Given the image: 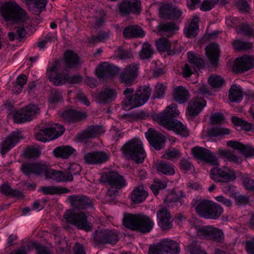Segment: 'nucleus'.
Segmentation results:
<instances>
[{"label": "nucleus", "instance_id": "f257e3e1", "mask_svg": "<svg viewBox=\"0 0 254 254\" xmlns=\"http://www.w3.org/2000/svg\"><path fill=\"white\" fill-rule=\"evenodd\" d=\"M21 169L26 175L31 174L44 175L46 179H52L57 182L72 181L70 174L64 173V171L53 169L40 163H25L21 165Z\"/></svg>", "mask_w": 254, "mask_h": 254}, {"label": "nucleus", "instance_id": "f03ea898", "mask_svg": "<svg viewBox=\"0 0 254 254\" xmlns=\"http://www.w3.org/2000/svg\"><path fill=\"white\" fill-rule=\"evenodd\" d=\"M134 89L131 87L126 88L123 91L126 96L122 102L124 110L128 111L144 105L149 99L151 93V89L149 86L139 87L134 95Z\"/></svg>", "mask_w": 254, "mask_h": 254}, {"label": "nucleus", "instance_id": "7ed1b4c3", "mask_svg": "<svg viewBox=\"0 0 254 254\" xmlns=\"http://www.w3.org/2000/svg\"><path fill=\"white\" fill-rule=\"evenodd\" d=\"M0 12L5 21L13 23L23 22L29 18L26 11L13 0L4 3L0 7Z\"/></svg>", "mask_w": 254, "mask_h": 254}, {"label": "nucleus", "instance_id": "20e7f679", "mask_svg": "<svg viewBox=\"0 0 254 254\" xmlns=\"http://www.w3.org/2000/svg\"><path fill=\"white\" fill-rule=\"evenodd\" d=\"M62 64V62H55L52 66L47 70V76L50 82L55 86L63 85L65 83L75 84L82 81V78L79 75L70 76L68 74L58 73Z\"/></svg>", "mask_w": 254, "mask_h": 254}, {"label": "nucleus", "instance_id": "39448f33", "mask_svg": "<svg viewBox=\"0 0 254 254\" xmlns=\"http://www.w3.org/2000/svg\"><path fill=\"white\" fill-rule=\"evenodd\" d=\"M122 150L126 158L137 163H142L146 156L142 142L139 139L130 140L122 147Z\"/></svg>", "mask_w": 254, "mask_h": 254}, {"label": "nucleus", "instance_id": "423d86ee", "mask_svg": "<svg viewBox=\"0 0 254 254\" xmlns=\"http://www.w3.org/2000/svg\"><path fill=\"white\" fill-rule=\"evenodd\" d=\"M64 218L67 223L76 226L79 229L85 231H91L93 224L90 221L89 215L83 212H75L71 210H67L64 215Z\"/></svg>", "mask_w": 254, "mask_h": 254}, {"label": "nucleus", "instance_id": "0eeeda50", "mask_svg": "<svg viewBox=\"0 0 254 254\" xmlns=\"http://www.w3.org/2000/svg\"><path fill=\"white\" fill-rule=\"evenodd\" d=\"M64 131L65 128L64 126L59 124L48 125L46 127H42L36 133L35 137L39 141L46 142L58 138L64 133Z\"/></svg>", "mask_w": 254, "mask_h": 254}, {"label": "nucleus", "instance_id": "6e6552de", "mask_svg": "<svg viewBox=\"0 0 254 254\" xmlns=\"http://www.w3.org/2000/svg\"><path fill=\"white\" fill-rule=\"evenodd\" d=\"M119 241L117 233L109 229L96 230L92 234L91 242L95 247L106 244L113 245Z\"/></svg>", "mask_w": 254, "mask_h": 254}, {"label": "nucleus", "instance_id": "1a4fd4ad", "mask_svg": "<svg viewBox=\"0 0 254 254\" xmlns=\"http://www.w3.org/2000/svg\"><path fill=\"white\" fill-rule=\"evenodd\" d=\"M149 250L152 254H179L181 251L179 243L169 239H164L156 245L150 246Z\"/></svg>", "mask_w": 254, "mask_h": 254}, {"label": "nucleus", "instance_id": "9d476101", "mask_svg": "<svg viewBox=\"0 0 254 254\" xmlns=\"http://www.w3.org/2000/svg\"><path fill=\"white\" fill-rule=\"evenodd\" d=\"M210 178L216 183H228L236 180V174L227 167L213 168L210 170Z\"/></svg>", "mask_w": 254, "mask_h": 254}, {"label": "nucleus", "instance_id": "9b49d317", "mask_svg": "<svg viewBox=\"0 0 254 254\" xmlns=\"http://www.w3.org/2000/svg\"><path fill=\"white\" fill-rule=\"evenodd\" d=\"M188 58L190 64H186L182 67V73L184 77L187 78L194 74L196 71V67L202 68L204 65L203 61L199 55L195 54L192 52L188 53Z\"/></svg>", "mask_w": 254, "mask_h": 254}, {"label": "nucleus", "instance_id": "f8f14e48", "mask_svg": "<svg viewBox=\"0 0 254 254\" xmlns=\"http://www.w3.org/2000/svg\"><path fill=\"white\" fill-rule=\"evenodd\" d=\"M40 109L34 104L27 106L21 111L15 112L13 115V120L16 123L20 124L32 120L33 117L39 113Z\"/></svg>", "mask_w": 254, "mask_h": 254}, {"label": "nucleus", "instance_id": "ddd939ff", "mask_svg": "<svg viewBox=\"0 0 254 254\" xmlns=\"http://www.w3.org/2000/svg\"><path fill=\"white\" fill-rule=\"evenodd\" d=\"M139 64L132 63L127 65L120 74V81L126 85H130L138 74Z\"/></svg>", "mask_w": 254, "mask_h": 254}, {"label": "nucleus", "instance_id": "4468645a", "mask_svg": "<svg viewBox=\"0 0 254 254\" xmlns=\"http://www.w3.org/2000/svg\"><path fill=\"white\" fill-rule=\"evenodd\" d=\"M193 155L198 159L202 160L212 165H218L217 158L208 149L199 146L191 149Z\"/></svg>", "mask_w": 254, "mask_h": 254}, {"label": "nucleus", "instance_id": "2eb2a0df", "mask_svg": "<svg viewBox=\"0 0 254 254\" xmlns=\"http://www.w3.org/2000/svg\"><path fill=\"white\" fill-rule=\"evenodd\" d=\"M101 180L103 182L110 186H115L117 188H122L126 185L124 177L116 171H108L103 173Z\"/></svg>", "mask_w": 254, "mask_h": 254}, {"label": "nucleus", "instance_id": "dca6fc26", "mask_svg": "<svg viewBox=\"0 0 254 254\" xmlns=\"http://www.w3.org/2000/svg\"><path fill=\"white\" fill-rule=\"evenodd\" d=\"M111 157L109 151H96L89 152L84 156L86 163L91 165H97L108 161Z\"/></svg>", "mask_w": 254, "mask_h": 254}, {"label": "nucleus", "instance_id": "f3484780", "mask_svg": "<svg viewBox=\"0 0 254 254\" xmlns=\"http://www.w3.org/2000/svg\"><path fill=\"white\" fill-rule=\"evenodd\" d=\"M140 0H123L118 3L119 13L127 16L131 13L138 12L140 10Z\"/></svg>", "mask_w": 254, "mask_h": 254}, {"label": "nucleus", "instance_id": "a211bd4d", "mask_svg": "<svg viewBox=\"0 0 254 254\" xmlns=\"http://www.w3.org/2000/svg\"><path fill=\"white\" fill-rule=\"evenodd\" d=\"M180 115V112L177 109V105L173 103L167 107L162 112L158 114L156 116V120L162 126V121L165 122H171L174 121L172 118L178 117Z\"/></svg>", "mask_w": 254, "mask_h": 254}, {"label": "nucleus", "instance_id": "6ab92c4d", "mask_svg": "<svg viewBox=\"0 0 254 254\" xmlns=\"http://www.w3.org/2000/svg\"><path fill=\"white\" fill-rule=\"evenodd\" d=\"M68 200L72 207L76 209H88L93 205L92 201L83 195H70Z\"/></svg>", "mask_w": 254, "mask_h": 254}, {"label": "nucleus", "instance_id": "aec40b11", "mask_svg": "<svg viewBox=\"0 0 254 254\" xmlns=\"http://www.w3.org/2000/svg\"><path fill=\"white\" fill-rule=\"evenodd\" d=\"M145 135L150 144L156 150H160L164 147L165 137L159 132L153 128H149Z\"/></svg>", "mask_w": 254, "mask_h": 254}, {"label": "nucleus", "instance_id": "412c9836", "mask_svg": "<svg viewBox=\"0 0 254 254\" xmlns=\"http://www.w3.org/2000/svg\"><path fill=\"white\" fill-rule=\"evenodd\" d=\"M206 102L202 97L193 98L189 102L187 114L190 117H194L199 114L206 106Z\"/></svg>", "mask_w": 254, "mask_h": 254}, {"label": "nucleus", "instance_id": "4be33fe9", "mask_svg": "<svg viewBox=\"0 0 254 254\" xmlns=\"http://www.w3.org/2000/svg\"><path fill=\"white\" fill-rule=\"evenodd\" d=\"M158 224L163 230H168L172 228L171 217L168 210L163 206H160L157 212Z\"/></svg>", "mask_w": 254, "mask_h": 254}, {"label": "nucleus", "instance_id": "5701e85b", "mask_svg": "<svg viewBox=\"0 0 254 254\" xmlns=\"http://www.w3.org/2000/svg\"><path fill=\"white\" fill-rule=\"evenodd\" d=\"M22 136L19 132H13L1 144L0 153L4 155L8 152L19 141Z\"/></svg>", "mask_w": 254, "mask_h": 254}, {"label": "nucleus", "instance_id": "b1692460", "mask_svg": "<svg viewBox=\"0 0 254 254\" xmlns=\"http://www.w3.org/2000/svg\"><path fill=\"white\" fill-rule=\"evenodd\" d=\"M162 126L169 130H173L177 134L183 137H188L190 135L189 130L187 127L178 120H175L171 122L162 121Z\"/></svg>", "mask_w": 254, "mask_h": 254}, {"label": "nucleus", "instance_id": "393cba45", "mask_svg": "<svg viewBox=\"0 0 254 254\" xmlns=\"http://www.w3.org/2000/svg\"><path fill=\"white\" fill-rule=\"evenodd\" d=\"M96 71L98 78L105 80L110 78L114 75L115 67L105 62L98 65Z\"/></svg>", "mask_w": 254, "mask_h": 254}, {"label": "nucleus", "instance_id": "a878e982", "mask_svg": "<svg viewBox=\"0 0 254 254\" xmlns=\"http://www.w3.org/2000/svg\"><path fill=\"white\" fill-rule=\"evenodd\" d=\"M162 16L165 18L177 19L182 15V11L178 7L169 4H164L160 8Z\"/></svg>", "mask_w": 254, "mask_h": 254}, {"label": "nucleus", "instance_id": "bb28decb", "mask_svg": "<svg viewBox=\"0 0 254 254\" xmlns=\"http://www.w3.org/2000/svg\"><path fill=\"white\" fill-rule=\"evenodd\" d=\"M254 66V59L250 57H243L235 61L234 68L238 71L245 72Z\"/></svg>", "mask_w": 254, "mask_h": 254}, {"label": "nucleus", "instance_id": "cd10ccee", "mask_svg": "<svg viewBox=\"0 0 254 254\" xmlns=\"http://www.w3.org/2000/svg\"><path fill=\"white\" fill-rule=\"evenodd\" d=\"M117 95L116 91L110 87L103 89L97 95V100L100 103H109L114 101Z\"/></svg>", "mask_w": 254, "mask_h": 254}, {"label": "nucleus", "instance_id": "c85d7f7f", "mask_svg": "<svg viewBox=\"0 0 254 254\" xmlns=\"http://www.w3.org/2000/svg\"><path fill=\"white\" fill-rule=\"evenodd\" d=\"M211 226H201L199 225L193 224L191 225V227L189 231L190 234L192 233H195V235L201 239H206L209 240L210 237V232Z\"/></svg>", "mask_w": 254, "mask_h": 254}, {"label": "nucleus", "instance_id": "c756f323", "mask_svg": "<svg viewBox=\"0 0 254 254\" xmlns=\"http://www.w3.org/2000/svg\"><path fill=\"white\" fill-rule=\"evenodd\" d=\"M138 223L136 230L142 233L150 232L154 225L153 221L148 216L139 214Z\"/></svg>", "mask_w": 254, "mask_h": 254}, {"label": "nucleus", "instance_id": "7c9ffc66", "mask_svg": "<svg viewBox=\"0 0 254 254\" xmlns=\"http://www.w3.org/2000/svg\"><path fill=\"white\" fill-rule=\"evenodd\" d=\"M226 144L230 147L240 151L246 157H249L254 155V148L237 141H228Z\"/></svg>", "mask_w": 254, "mask_h": 254}, {"label": "nucleus", "instance_id": "2f4dec72", "mask_svg": "<svg viewBox=\"0 0 254 254\" xmlns=\"http://www.w3.org/2000/svg\"><path fill=\"white\" fill-rule=\"evenodd\" d=\"M29 10L33 13L39 15L45 10L47 0H25Z\"/></svg>", "mask_w": 254, "mask_h": 254}, {"label": "nucleus", "instance_id": "473e14b6", "mask_svg": "<svg viewBox=\"0 0 254 254\" xmlns=\"http://www.w3.org/2000/svg\"><path fill=\"white\" fill-rule=\"evenodd\" d=\"M123 34L124 37L126 39L142 37L145 35L142 28L136 25L125 27Z\"/></svg>", "mask_w": 254, "mask_h": 254}, {"label": "nucleus", "instance_id": "72a5a7b5", "mask_svg": "<svg viewBox=\"0 0 254 254\" xmlns=\"http://www.w3.org/2000/svg\"><path fill=\"white\" fill-rule=\"evenodd\" d=\"M173 98L175 101L183 104L190 99V95L189 92L184 87L179 86L174 89Z\"/></svg>", "mask_w": 254, "mask_h": 254}, {"label": "nucleus", "instance_id": "f704fd0d", "mask_svg": "<svg viewBox=\"0 0 254 254\" xmlns=\"http://www.w3.org/2000/svg\"><path fill=\"white\" fill-rule=\"evenodd\" d=\"M100 130V127L91 126L83 131L78 133L77 137L80 141H85L87 139L93 138L98 136Z\"/></svg>", "mask_w": 254, "mask_h": 254}, {"label": "nucleus", "instance_id": "c9c22d12", "mask_svg": "<svg viewBox=\"0 0 254 254\" xmlns=\"http://www.w3.org/2000/svg\"><path fill=\"white\" fill-rule=\"evenodd\" d=\"M64 120L68 123H74L85 118V113L70 109L64 111L62 114Z\"/></svg>", "mask_w": 254, "mask_h": 254}, {"label": "nucleus", "instance_id": "e433bc0d", "mask_svg": "<svg viewBox=\"0 0 254 254\" xmlns=\"http://www.w3.org/2000/svg\"><path fill=\"white\" fill-rule=\"evenodd\" d=\"M211 202V201L206 199L200 200L195 201L192 205L196 213L199 216L206 219Z\"/></svg>", "mask_w": 254, "mask_h": 254}, {"label": "nucleus", "instance_id": "4c0bfd02", "mask_svg": "<svg viewBox=\"0 0 254 254\" xmlns=\"http://www.w3.org/2000/svg\"><path fill=\"white\" fill-rule=\"evenodd\" d=\"M64 61L65 68L67 69L76 67L80 64L79 58L78 55L70 50L66 51L65 52Z\"/></svg>", "mask_w": 254, "mask_h": 254}, {"label": "nucleus", "instance_id": "58836bf2", "mask_svg": "<svg viewBox=\"0 0 254 254\" xmlns=\"http://www.w3.org/2000/svg\"><path fill=\"white\" fill-rule=\"evenodd\" d=\"M205 52L211 64H216L219 55V46L214 43L210 44L205 48Z\"/></svg>", "mask_w": 254, "mask_h": 254}, {"label": "nucleus", "instance_id": "ea45409f", "mask_svg": "<svg viewBox=\"0 0 254 254\" xmlns=\"http://www.w3.org/2000/svg\"><path fill=\"white\" fill-rule=\"evenodd\" d=\"M148 195L147 191L143 186L135 188L132 191L130 199L135 203H139L145 200Z\"/></svg>", "mask_w": 254, "mask_h": 254}, {"label": "nucleus", "instance_id": "a19ab883", "mask_svg": "<svg viewBox=\"0 0 254 254\" xmlns=\"http://www.w3.org/2000/svg\"><path fill=\"white\" fill-rule=\"evenodd\" d=\"M139 214L127 213L124 214L123 223L124 226L132 230H136Z\"/></svg>", "mask_w": 254, "mask_h": 254}, {"label": "nucleus", "instance_id": "79ce46f5", "mask_svg": "<svg viewBox=\"0 0 254 254\" xmlns=\"http://www.w3.org/2000/svg\"><path fill=\"white\" fill-rule=\"evenodd\" d=\"M243 97V91L240 86L233 84L229 93V99L232 102H238L241 101Z\"/></svg>", "mask_w": 254, "mask_h": 254}, {"label": "nucleus", "instance_id": "37998d69", "mask_svg": "<svg viewBox=\"0 0 254 254\" xmlns=\"http://www.w3.org/2000/svg\"><path fill=\"white\" fill-rule=\"evenodd\" d=\"M198 17L194 16L189 25L184 29L185 35L188 38L194 37L198 31Z\"/></svg>", "mask_w": 254, "mask_h": 254}, {"label": "nucleus", "instance_id": "c03bdc74", "mask_svg": "<svg viewBox=\"0 0 254 254\" xmlns=\"http://www.w3.org/2000/svg\"><path fill=\"white\" fill-rule=\"evenodd\" d=\"M75 150L69 146H60L56 148L53 151L54 155L56 157L67 159Z\"/></svg>", "mask_w": 254, "mask_h": 254}, {"label": "nucleus", "instance_id": "a18cd8bd", "mask_svg": "<svg viewBox=\"0 0 254 254\" xmlns=\"http://www.w3.org/2000/svg\"><path fill=\"white\" fill-rule=\"evenodd\" d=\"M223 211V208L220 205L211 201L206 219H217Z\"/></svg>", "mask_w": 254, "mask_h": 254}, {"label": "nucleus", "instance_id": "49530a36", "mask_svg": "<svg viewBox=\"0 0 254 254\" xmlns=\"http://www.w3.org/2000/svg\"><path fill=\"white\" fill-rule=\"evenodd\" d=\"M179 29L173 22H168L159 26V31L161 34L167 35V36L174 34Z\"/></svg>", "mask_w": 254, "mask_h": 254}, {"label": "nucleus", "instance_id": "de8ad7c7", "mask_svg": "<svg viewBox=\"0 0 254 254\" xmlns=\"http://www.w3.org/2000/svg\"><path fill=\"white\" fill-rule=\"evenodd\" d=\"M157 170L167 175H173L175 171L174 166L170 163L160 162L156 165Z\"/></svg>", "mask_w": 254, "mask_h": 254}, {"label": "nucleus", "instance_id": "09e8293b", "mask_svg": "<svg viewBox=\"0 0 254 254\" xmlns=\"http://www.w3.org/2000/svg\"><path fill=\"white\" fill-rule=\"evenodd\" d=\"M154 50L151 45L148 43H144L139 52L140 58L143 60L150 59L152 58Z\"/></svg>", "mask_w": 254, "mask_h": 254}, {"label": "nucleus", "instance_id": "8fccbe9b", "mask_svg": "<svg viewBox=\"0 0 254 254\" xmlns=\"http://www.w3.org/2000/svg\"><path fill=\"white\" fill-rule=\"evenodd\" d=\"M185 196L186 195L182 191H180L179 194H177L172 191L166 196L164 202L169 206V204L172 202H176L178 201H181L182 198Z\"/></svg>", "mask_w": 254, "mask_h": 254}, {"label": "nucleus", "instance_id": "3c124183", "mask_svg": "<svg viewBox=\"0 0 254 254\" xmlns=\"http://www.w3.org/2000/svg\"><path fill=\"white\" fill-rule=\"evenodd\" d=\"M0 190L1 193L6 195H10L17 197H20L22 196V194L20 191L13 190L6 184H3L1 185Z\"/></svg>", "mask_w": 254, "mask_h": 254}, {"label": "nucleus", "instance_id": "603ef678", "mask_svg": "<svg viewBox=\"0 0 254 254\" xmlns=\"http://www.w3.org/2000/svg\"><path fill=\"white\" fill-rule=\"evenodd\" d=\"M156 45L158 51L160 52L170 51L172 49L171 43L165 38L159 39L156 42Z\"/></svg>", "mask_w": 254, "mask_h": 254}, {"label": "nucleus", "instance_id": "864d4df0", "mask_svg": "<svg viewBox=\"0 0 254 254\" xmlns=\"http://www.w3.org/2000/svg\"><path fill=\"white\" fill-rule=\"evenodd\" d=\"M15 33L14 32H10L8 33V37L11 41L15 39L21 40L26 35V30L23 26L15 27Z\"/></svg>", "mask_w": 254, "mask_h": 254}, {"label": "nucleus", "instance_id": "5fc2aeb1", "mask_svg": "<svg viewBox=\"0 0 254 254\" xmlns=\"http://www.w3.org/2000/svg\"><path fill=\"white\" fill-rule=\"evenodd\" d=\"M207 133L210 137H218L230 134V130L228 128L213 127L208 129Z\"/></svg>", "mask_w": 254, "mask_h": 254}, {"label": "nucleus", "instance_id": "6e6d98bb", "mask_svg": "<svg viewBox=\"0 0 254 254\" xmlns=\"http://www.w3.org/2000/svg\"><path fill=\"white\" fill-rule=\"evenodd\" d=\"M179 165L181 171L184 173L191 172L194 171V167L191 161L188 159L182 158Z\"/></svg>", "mask_w": 254, "mask_h": 254}, {"label": "nucleus", "instance_id": "4d7b16f0", "mask_svg": "<svg viewBox=\"0 0 254 254\" xmlns=\"http://www.w3.org/2000/svg\"><path fill=\"white\" fill-rule=\"evenodd\" d=\"M211 231L210 240L221 242L224 240V234L221 230L211 226Z\"/></svg>", "mask_w": 254, "mask_h": 254}, {"label": "nucleus", "instance_id": "13d9d810", "mask_svg": "<svg viewBox=\"0 0 254 254\" xmlns=\"http://www.w3.org/2000/svg\"><path fill=\"white\" fill-rule=\"evenodd\" d=\"M167 186V183L165 181L155 180L150 188L154 194L156 195L159 193V190L164 189Z\"/></svg>", "mask_w": 254, "mask_h": 254}, {"label": "nucleus", "instance_id": "bf43d9fd", "mask_svg": "<svg viewBox=\"0 0 254 254\" xmlns=\"http://www.w3.org/2000/svg\"><path fill=\"white\" fill-rule=\"evenodd\" d=\"M233 46L236 51L247 50L252 48L253 44L251 42L235 40L233 43Z\"/></svg>", "mask_w": 254, "mask_h": 254}, {"label": "nucleus", "instance_id": "052dcab7", "mask_svg": "<svg viewBox=\"0 0 254 254\" xmlns=\"http://www.w3.org/2000/svg\"><path fill=\"white\" fill-rule=\"evenodd\" d=\"M231 120L232 123L235 125L237 126H240L241 127L242 129L245 130H250L252 129V124L243 121L241 119L237 117H232L231 118Z\"/></svg>", "mask_w": 254, "mask_h": 254}, {"label": "nucleus", "instance_id": "680f3d73", "mask_svg": "<svg viewBox=\"0 0 254 254\" xmlns=\"http://www.w3.org/2000/svg\"><path fill=\"white\" fill-rule=\"evenodd\" d=\"M218 152L219 154L227 158L229 161H232L235 163L239 164L241 162L240 159L230 151L219 149L218 150Z\"/></svg>", "mask_w": 254, "mask_h": 254}, {"label": "nucleus", "instance_id": "e2e57ef3", "mask_svg": "<svg viewBox=\"0 0 254 254\" xmlns=\"http://www.w3.org/2000/svg\"><path fill=\"white\" fill-rule=\"evenodd\" d=\"M208 81L209 84L214 88L220 87L224 83V79L220 76L217 75L210 76Z\"/></svg>", "mask_w": 254, "mask_h": 254}, {"label": "nucleus", "instance_id": "0e129e2a", "mask_svg": "<svg viewBox=\"0 0 254 254\" xmlns=\"http://www.w3.org/2000/svg\"><path fill=\"white\" fill-rule=\"evenodd\" d=\"M181 156V152L177 148H173L172 150H168L163 154V157L166 159H169L173 161L175 159H178Z\"/></svg>", "mask_w": 254, "mask_h": 254}, {"label": "nucleus", "instance_id": "69168bd1", "mask_svg": "<svg viewBox=\"0 0 254 254\" xmlns=\"http://www.w3.org/2000/svg\"><path fill=\"white\" fill-rule=\"evenodd\" d=\"M105 14L103 11H99L96 13L94 17L93 27L94 28H99L103 26L105 23Z\"/></svg>", "mask_w": 254, "mask_h": 254}, {"label": "nucleus", "instance_id": "338daca9", "mask_svg": "<svg viewBox=\"0 0 254 254\" xmlns=\"http://www.w3.org/2000/svg\"><path fill=\"white\" fill-rule=\"evenodd\" d=\"M187 250L190 254H206L199 245L194 243L189 245L187 248Z\"/></svg>", "mask_w": 254, "mask_h": 254}, {"label": "nucleus", "instance_id": "774afa93", "mask_svg": "<svg viewBox=\"0 0 254 254\" xmlns=\"http://www.w3.org/2000/svg\"><path fill=\"white\" fill-rule=\"evenodd\" d=\"M243 184L246 190H254V180L248 175H245L243 176Z\"/></svg>", "mask_w": 254, "mask_h": 254}]
</instances>
